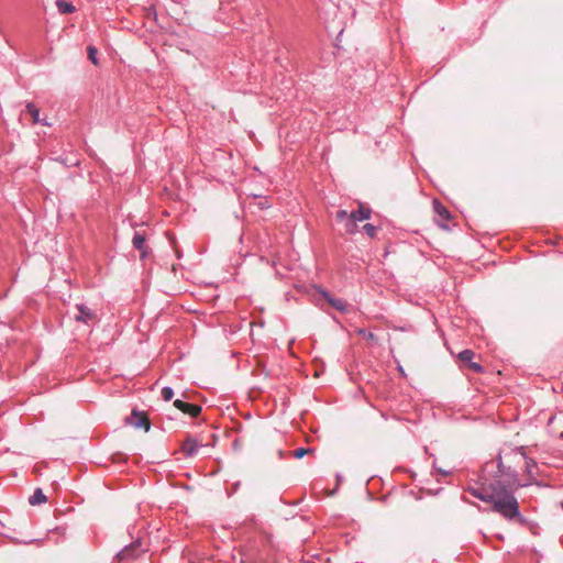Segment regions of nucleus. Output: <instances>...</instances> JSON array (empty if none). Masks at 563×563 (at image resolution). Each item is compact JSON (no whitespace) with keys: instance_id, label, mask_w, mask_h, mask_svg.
Wrapping results in <instances>:
<instances>
[{"instance_id":"obj_1","label":"nucleus","mask_w":563,"mask_h":563,"mask_svg":"<svg viewBox=\"0 0 563 563\" xmlns=\"http://www.w3.org/2000/svg\"><path fill=\"white\" fill-rule=\"evenodd\" d=\"M497 467L500 475L508 477V484L501 481L490 483L488 487H471L468 492L482 501L489 503L493 506V511L499 514L507 520L519 518L522 521L519 510V503L514 494V486L517 478V473L509 467H506L503 457L499 455L497 459Z\"/></svg>"},{"instance_id":"obj_2","label":"nucleus","mask_w":563,"mask_h":563,"mask_svg":"<svg viewBox=\"0 0 563 563\" xmlns=\"http://www.w3.org/2000/svg\"><path fill=\"white\" fill-rule=\"evenodd\" d=\"M145 552L140 540L124 547L113 559L112 563H133Z\"/></svg>"},{"instance_id":"obj_3","label":"nucleus","mask_w":563,"mask_h":563,"mask_svg":"<svg viewBox=\"0 0 563 563\" xmlns=\"http://www.w3.org/2000/svg\"><path fill=\"white\" fill-rule=\"evenodd\" d=\"M145 242H146L145 233H143L141 231H136L133 235L132 244H133V247L140 252L141 260L146 258L151 253V249L145 244Z\"/></svg>"},{"instance_id":"obj_4","label":"nucleus","mask_w":563,"mask_h":563,"mask_svg":"<svg viewBox=\"0 0 563 563\" xmlns=\"http://www.w3.org/2000/svg\"><path fill=\"white\" fill-rule=\"evenodd\" d=\"M203 446V444L198 443V441L191 437H187L180 446L181 453L185 457H194L198 454L199 448Z\"/></svg>"},{"instance_id":"obj_5","label":"nucleus","mask_w":563,"mask_h":563,"mask_svg":"<svg viewBox=\"0 0 563 563\" xmlns=\"http://www.w3.org/2000/svg\"><path fill=\"white\" fill-rule=\"evenodd\" d=\"M474 356H475V353L472 350H468V349L463 350L462 352L459 353L460 361L463 362V363H466L467 367L470 369H472L475 373H483L484 372V367L479 363L472 362Z\"/></svg>"},{"instance_id":"obj_6","label":"nucleus","mask_w":563,"mask_h":563,"mask_svg":"<svg viewBox=\"0 0 563 563\" xmlns=\"http://www.w3.org/2000/svg\"><path fill=\"white\" fill-rule=\"evenodd\" d=\"M433 209L435 214L438 216V219L435 220L437 223L442 229H448V224L445 222H448L451 219L449 210L438 200L433 201Z\"/></svg>"},{"instance_id":"obj_7","label":"nucleus","mask_w":563,"mask_h":563,"mask_svg":"<svg viewBox=\"0 0 563 563\" xmlns=\"http://www.w3.org/2000/svg\"><path fill=\"white\" fill-rule=\"evenodd\" d=\"M174 406L178 410L183 411L184 413L189 415L192 418L198 417L200 415V412H201V407L199 405L185 402V401H183L180 399H176L174 401Z\"/></svg>"},{"instance_id":"obj_8","label":"nucleus","mask_w":563,"mask_h":563,"mask_svg":"<svg viewBox=\"0 0 563 563\" xmlns=\"http://www.w3.org/2000/svg\"><path fill=\"white\" fill-rule=\"evenodd\" d=\"M76 309L78 311V313L75 314L77 321L88 323L96 318L95 312L84 303H77Z\"/></svg>"},{"instance_id":"obj_9","label":"nucleus","mask_w":563,"mask_h":563,"mask_svg":"<svg viewBox=\"0 0 563 563\" xmlns=\"http://www.w3.org/2000/svg\"><path fill=\"white\" fill-rule=\"evenodd\" d=\"M129 422L137 429L144 428L146 431H148L150 427H151L147 416L144 413L137 412L136 410L132 411V416L129 419Z\"/></svg>"},{"instance_id":"obj_10","label":"nucleus","mask_w":563,"mask_h":563,"mask_svg":"<svg viewBox=\"0 0 563 563\" xmlns=\"http://www.w3.org/2000/svg\"><path fill=\"white\" fill-rule=\"evenodd\" d=\"M510 455H514L515 457L520 456V457L525 461V468H526V472H527L529 475H532V474H533V470L537 467V463H536L532 459H528V457L526 456V453H525V449H523V448H516V449H514V450L510 452ZM506 456H509V454H507Z\"/></svg>"},{"instance_id":"obj_11","label":"nucleus","mask_w":563,"mask_h":563,"mask_svg":"<svg viewBox=\"0 0 563 563\" xmlns=\"http://www.w3.org/2000/svg\"><path fill=\"white\" fill-rule=\"evenodd\" d=\"M25 112H27L31 115L33 124L42 123L44 125H49L48 122H46V120L40 118V110L34 103L29 102L25 106Z\"/></svg>"},{"instance_id":"obj_12","label":"nucleus","mask_w":563,"mask_h":563,"mask_svg":"<svg viewBox=\"0 0 563 563\" xmlns=\"http://www.w3.org/2000/svg\"><path fill=\"white\" fill-rule=\"evenodd\" d=\"M350 214L356 222H360L369 219L372 210L368 207L361 205L357 210L352 211Z\"/></svg>"},{"instance_id":"obj_13","label":"nucleus","mask_w":563,"mask_h":563,"mask_svg":"<svg viewBox=\"0 0 563 563\" xmlns=\"http://www.w3.org/2000/svg\"><path fill=\"white\" fill-rule=\"evenodd\" d=\"M47 500L46 496L42 492L41 488H36L33 493V495L30 497L29 503L31 505H40Z\"/></svg>"},{"instance_id":"obj_14","label":"nucleus","mask_w":563,"mask_h":563,"mask_svg":"<svg viewBox=\"0 0 563 563\" xmlns=\"http://www.w3.org/2000/svg\"><path fill=\"white\" fill-rule=\"evenodd\" d=\"M329 305H331L334 309L341 311V312H346L347 311V302L343 299H339V298H331L329 300Z\"/></svg>"},{"instance_id":"obj_15","label":"nucleus","mask_w":563,"mask_h":563,"mask_svg":"<svg viewBox=\"0 0 563 563\" xmlns=\"http://www.w3.org/2000/svg\"><path fill=\"white\" fill-rule=\"evenodd\" d=\"M344 229L347 234H355L357 232V222L351 217V214L344 222Z\"/></svg>"},{"instance_id":"obj_16","label":"nucleus","mask_w":563,"mask_h":563,"mask_svg":"<svg viewBox=\"0 0 563 563\" xmlns=\"http://www.w3.org/2000/svg\"><path fill=\"white\" fill-rule=\"evenodd\" d=\"M56 3L62 13H73L75 11V7L69 2L58 0Z\"/></svg>"},{"instance_id":"obj_17","label":"nucleus","mask_w":563,"mask_h":563,"mask_svg":"<svg viewBox=\"0 0 563 563\" xmlns=\"http://www.w3.org/2000/svg\"><path fill=\"white\" fill-rule=\"evenodd\" d=\"M312 452H314V450H313V449H310V448H308V449H306V448H298V449H296V450L292 452V455H294V457H295V459H301V457H303L305 455L310 454V453H312Z\"/></svg>"},{"instance_id":"obj_18","label":"nucleus","mask_w":563,"mask_h":563,"mask_svg":"<svg viewBox=\"0 0 563 563\" xmlns=\"http://www.w3.org/2000/svg\"><path fill=\"white\" fill-rule=\"evenodd\" d=\"M162 397H163V399H164L165 401H169V400H172V399H173V397H174V390H173V388H172V387H168V386L164 387V388L162 389Z\"/></svg>"},{"instance_id":"obj_19","label":"nucleus","mask_w":563,"mask_h":563,"mask_svg":"<svg viewBox=\"0 0 563 563\" xmlns=\"http://www.w3.org/2000/svg\"><path fill=\"white\" fill-rule=\"evenodd\" d=\"M363 230L369 238H374L377 232V228L371 223L363 225Z\"/></svg>"},{"instance_id":"obj_20","label":"nucleus","mask_w":563,"mask_h":563,"mask_svg":"<svg viewBox=\"0 0 563 563\" xmlns=\"http://www.w3.org/2000/svg\"><path fill=\"white\" fill-rule=\"evenodd\" d=\"M88 51V58L95 64V65H98V60H97V48L93 47V46H88L87 48Z\"/></svg>"},{"instance_id":"obj_21","label":"nucleus","mask_w":563,"mask_h":563,"mask_svg":"<svg viewBox=\"0 0 563 563\" xmlns=\"http://www.w3.org/2000/svg\"><path fill=\"white\" fill-rule=\"evenodd\" d=\"M349 216H350V213H347L346 210H339L336 212L335 219L340 222H343V221L345 222L347 220Z\"/></svg>"},{"instance_id":"obj_22","label":"nucleus","mask_w":563,"mask_h":563,"mask_svg":"<svg viewBox=\"0 0 563 563\" xmlns=\"http://www.w3.org/2000/svg\"><path fill=\"white\" fill-rule=\"evenodd\" d=\"M357 333L360 335H362L363 338L367 339V340H374L375 335L372 333V332H367L366 330L364 329H360L357 331Z\"/></svg>"},{"instance_id":"obj_23","label":"nucleus","mask_w":563,"mask_h":563,"mask_svg":"<svg viewBox=\"0 0 563 563\" xmlns=\"http://www.w3.org/2000/svg\"><path fill=\"white\" fill-rule=\"evenodd\" d=\"M320 294L322 295V297H323L328 302H329V300H330L331 298H333V297L331 296V294H330L329 291H327V290H321V291H320Z\"/></svg>"},{"instance_id":"obj_24","label":"nucleus","mask_w":563,"mask_h":563,"mask_svg":"<svg viewBox=\"0 0 563 563\" xmlns=\"http://www.w3.org/2000/svg\"><path fill=\"white\" fill-rule=\"evenodd\" d=\"M490 465L493 466V465H494V462H492V463H487V464H486V468H488Z\"/></svg>"}]
</instances>
